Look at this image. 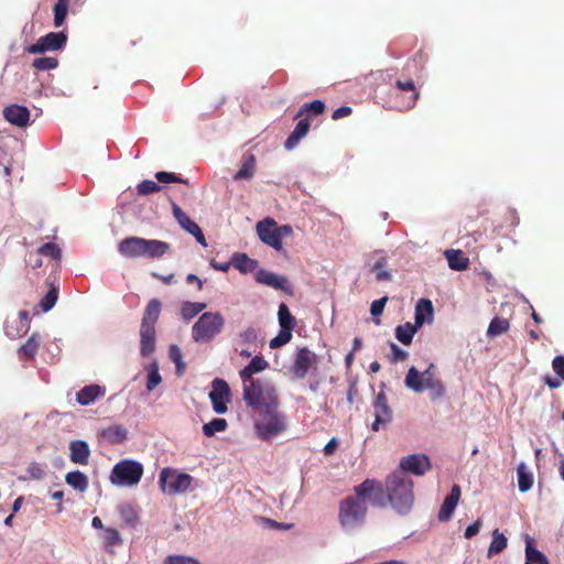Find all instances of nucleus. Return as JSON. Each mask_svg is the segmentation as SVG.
Segmentation results:
<instances>
[{"instance_id": "e2e57ef3", "label": "nucleus", "mask_w": 564, "mask_h": 564, "mask_svg": "<svg viewBox=\"0 0 564 564\" xmlns=\"http://www.w3.org/2000/svg\"><path fill=\"white\" fill-rule=\"evenodd\" d=\"M351 112H352V109H351L350 107H348V106H343V107L337 108V109L333 112V115H332V119H333V120H339V119H341V118H344V117H348V116H350V115H351Z\"/></svg>"}, {"instance_id": "f3484780", "label": "nucleus", "mask_w": 564, "mask_h": 564, "mask_svg": "<svg viewBox=\"0 0 564 564\" xmlns=\"http://www.w3.org/2000/svg\"><path fill=\"white\" fill-rule=\"evenodd\" d=\"M3 117L17 127H25L30 120V110L20 105H11L3 109Z\"/></svg>"}, {"instance_id": "f8f14e48", "label": "nucleus", "mask_w": 564, "mask_h": 564, "mask_svg": "<svg viewBox=\"0 0 564 564\" xmlns=\"http://www.w3.org/2000/svg\"><path fill=\"white\" fill-rule=\"evenodd\" d=\"M257 234L259 239L270 246L276 251L283 250V243L279 240V235L276 230V221L272 218H265L259 221L256 226Z\"/></svg>"}, {"instance_id": "473e14b6", "label": "nucleus", "mask_w": 564, "mask_h": 564, "mask_svg": "<svg viewBox=\"0 0 564 564\" xmlns=\"http://www.w3.org/2000/svg\"><path fill=\"white\" fill-rule=\"evenodd\" d=\"M395 87L400 91L410 93V96H408L406 100H405V108H408V109L412 108L416 104V101L420 97V93L416 90L414 82L412 79H405V80L398 79L395 82Z\"/></svg>"}, {"instance_id": "c03bdc74", "label": "nucleus", "mask_w": 564, "mask_h": 564, "mask_svg": "<svg viewBox=\"0 0 564 564\" xmlns=\"http://www.w3.org/2000/svg\"><path fill=\"white\" fill-rule=\"evenodd\" d=\"M148 369V380H147V390H154L161 382L162 378L159 372V365L156 362H152L149 365Z\"/></svg>"}, {"instance_id": "72a5a7b5", "label": "nucleus", "mask_w": 564, "mask_h": 564, "mask_svg": "<svg viewBox=\"0 0 564 564\" xmlns=\"http://www.w3.org/2000/svg\"><path fill=\"white\" fill-rule=\"evenodd\" d=\"M508 545V539L498 529L491 533V542L487 551V556L492 557L500 554Z\"/></svg>"}, {"instance_id": "5701e85b", "label": "nucleus", "mask_w": 564, "mask_h": 564, "mask_svg": "<svg viewBox=\"0 0 564 564\" xmlns=\"http://www.w3.org/2000/svg\"><path fill=\"white\" fill-rule=\"evenodd\" d=\"M311 122L308 118L301 119L291 134L288 137L284 147L286 150L295 148L300 140L303 139L310 131Z\"/></svg>"}, {"instance_id": "6e6552de", "label": "nucleus", "mask_w": 564, "mask_h": 564, "mask_svg": "<svg viewBox=\"0 0 564 564\" xmlns=\"http://www.w3.org/2000/svg\"><path fill=\"white\" fill-rule=\"evenodd\" d=\"M223 326L224 318L220 313L207 312L193 325L192 336L195 341H209L220 333Z\"/></svg>"}, {"instance_id": "393cba45", "label": "nucleus", "mask_w": 564, "mask_h": 564, "mask_svg": "<svg viewBox=\"0 0 564 564\" xmlns=\"http://www.w3.org/2000/svg\"><path fill=\"white\" fill-rule=\"evenodd\" d=\"M433 304L429 299H420L415 304V325L422 326L433 319Z\"/></svg>"}, {"instance_id": "774afa93", "label": "nucleus", "mask_w": 564, "mask_h": 564, "mask_svg": "<svg viewBox=\"0 0 564 564\" xmlns=\"http://www.w3.org/2000/svg\"><path fill=\"white\" fill-rule=\"evenodd\" d=\"M29 321V313L25 311H21L19 313L18 319H15L14 322H19L21 324V327L25 330L28 328Z\"/></svg>"}, {"instance_id": "f704fd0d", "label": "nucleus", "mask_w": 564, "mask_h": 564, "mask_svg": "<svg viewBox=\"0 0 564 564\" xmlns=\"http://www.w3.org/2000/svg\"><path fill=\"white\" fill-rule=\"evenodd\" d=\"M518 487L521 492L529 491L533 486V475L527 465L521 462L517 467Z\"/></svg>"}, {"instance_id": "58836bf2", "label": "nucleus", "mask_w": 564, "mask_h": 564, "mask_svg": "<svg viewBox=\"0 0 564 564\" xmlns=\"http://www.w3.org/2000/svg\"><path fill=\"white\" fill-rule=\"evenodd\" d=\"M509 321L507 318H502L499 316H496L491 319L488 329H487V336L488 337H496L503 333H506L509 329Z\"/></svg>"}, {"instance_id": "a211bd4d", "label": "nucleus", "mask_w": 564, "mask_h": 564, "mask_svg": "<svg viewBox=\"0 0 564 564\" xmlns=\"http://www.w3.org/2000/svg\"><path fill=\"white\" fill-rule=\"evenodd\" d=\"M118 251L126 258H141L143 257L142 238L128 237L120 241Z\"/></svg>"}, {"instance_id": "412c9836", "label": "nucleus", "mask_w": 564, "mask_h": 564, "mask_svg": "<svg viewBox=\"0 0 564 564\" xmlns=\"http://www.w3.org/2000/svg\"><path fill=\"white\" fill-rule=\"evenodd\" d=\"M69 458L73 463L87 465L90 456V448L87 442L82 440L72 441L69 443Z\"/></svg>"}, {"instance_id": "f257e3e1", "label": "nucleus", "mask_w": 564, "mask_h": 564, "mask_svg": "<svg viewBox=\"0 0 564 564\" xmlns=\"http://www.w3.org/2000/svg\"><path fill=\"white\" fill-rule=\"evenodd\" d=\"M386 491L392 508L400 514L408 513L414 501L413 481L402 473H392L386 480Z\"/></svg>"}, {"instance_id": "ea45409f", "label": "nucleus", "mask_w": 564, "mask_h": 564, "mask_svg": "<svg viewBox=\"0 0 564 564\" xmlns=\"http://www.w3.org/2000/svg\"><path fill=\"white\" fill-rule=\"evenodd\" d=\"M419 327L420 326L412 325L411 323L400 325L395 329V337L400 343L409 345Z\"/></svg>"}, {"instance_id": "a878e982", "label": "nucleus", "mask_w": 564, "mask_h": 564, "mask_svg": "<svg viewBox=\"0 0 564 564\" xmlns=\"http://www.w3.org/2000/svg\"><path fill=\"white\" fill-rule=\"evenodd\" d=\"M240 339L242 344L248 345L249 348H252L253 350L263 349L265 346L264 337L261 335L260 330L254 328H246L240 334Z\"/></svg>"}, {"instance_id": "864d4df0", "label": "nucleus", "mask_w": 564, "mask_h": 564, "mask_svg": "<svg viewBox=\"0 0 564 564\" xmlns=\"http://www.w3.org/2000/svg\"><path fill=\"white\" fill-rule=\"evenodd\" d=\"M325 110V104L322 100H313L303 105L296 117L302 116L304 112H313L314 115H321Z\"/></svg>"}, {"instance_id": "1a4fd4ad", "label": "nucleus", "mask_w": 564, "mask_h": 564, "mask_svg": "<svg viewBox=\"0 0 564 564\" xmlns=\"http://www.w3.org/2000/svg\"><path fill=\"white\" fill-rule=\"evenodd\" d=\"M278 318L281 329L279 334L270 340L269 347L271 349H278L288 344L292 338V330L296 325L295 317L291 314L285 303L279 305Z\"/></svg>"}, {"instance_id": "3c124183", "label": "nucleus", "mask_w": 564, "mask_h": 564, "mask_svg": "<svg viewBox=\"0 0 564 564\" xmlns=\"http://www.w3.org/2000/svg\"><path fill=\"white\" fill-rule=\"evenodd\" d=\"M161 185L151 180H144L137 186V192L141 196H147L161 191Z\"/></svg>"}, {"instance_id": "69168bd1", "label": "nucleus", "mask_w": 564, "mask_h": 564, "mask_svg": "<svg viewBox=\"0 0 564 564\" xmlns=\"http://www.w3.org/2000/svg\"><path fill=\"white\" fill-rule=\"evenodd\" d=\"M426 61L427 55L422 50L416 52L415 55L412 57V62H414L415 64H420L421 68L423 67Z\"/></svg>"}, {"instance_id": "338daca9", "label": "nucleus", "mask_w": 564, "mask_h": 564, "mask_svg": "<svg viewBox=\"0 0 564 564\" xmlns=\"http://www.w3.org/2000/svg\"><path fill=\"white\" fill-rule=\"evenodd\" d=\"M181 357H182V355H173V360L176 366V373L178 376H182L184 372V369H185V364L183 362Z\"/></svg>"}, {"instance_id": "7ed1b4c3", "label": "nucleus", "mask_w": 564, "mask_h": 564, "mask_svg": "<svg viewBox=\"0 0 564 564\" xmlns=\"http://www.w3.org/2000/svg\"><path fill=\"white\" fill-rule=\"evenodd\" d=\"M286 427V415L282 411H279V406L257 412L254 431L257 436L261 440L271 441L284 433Z\"/></svg>"}, {"instance_id": "0e129e2a", "label": "nucleus", "mask_w": 564, "mask_h": 564, "mask_svg": "<svg viewBox=\"0 0 564 564\" xmlns=\"http://www.w3.org/2000/svg\"><path fill=\"white\" fill-rule=\"evenodd\" d=\"M276 230L279 235V240L282 241L283 238L289 237L293 234V228L290 225L279 226L276 224Z\"/></svg>"}, {"instance_id": "a18cd8bd", "label": "nucleus", "mask_w": 564, "mask_h": 564, "mask_svg": "<svg viewBox=\"0 0 564 564\" xmlns=\"http://www.w3.org/2000/svg\"><path fill=\"white\" fill-rule=\"evenodd\" d=\"M227 421L225 419H213L210 422L204 424L203 432L206 436H213L216 433L225 431Z\"/></svg>"}, {"instance_id": "052dcab7", "label": "nucleus", "mask_w": 564, "mask_h": 564, "mask_svg": "<svg viewBox=\"0 0 564 564\" xmlns=\"http://www.w3.org/2000/svg\"><path fill=\"white\" fill-rule=\"evenodd\" d=\"M387 301H388V297L383 296V297L372 302L371 307H370V313L373 317H378L382 314Z\"/></svg>"}, {"instance_id": "20e7f679", "label": "nucleus", "mask_w": 564, "mask_h": 564, "mask_svg": "<svg viewBox=\"0 0 564 564\" xmlns=\"http://www.w3.org/2000/svg\"><path fill=\"white\" fill-rule=\"evenodd\" d=\"M433 369L434 366L432 364L422 372H420L415 367H411L405 377V386L415 392H423L427 390L429 395L433 401L443 398L445 394V387L435 377Z\"/></svg>"}, {"instance_id": "4be33fe9", "label": "nucleus", "mask_w": 564, "mask_h": 564, "mask_svg": "<svg viewBox=\"0 0 564 564\" xmlns=\"http://www.w3.org/2000/svg\"><path fill=\"white\" fill-rule=\"evenodd\" d=\"M106 389L98 384L86 386L80 389L76 394V401L80 405H89L94 403L98 398L104 397Z\"/></svg>"}, {"instance_id": "680f3d73", "label": "nucleus", "mask_w": 564, "mask_h": 564, "mask_svg": "<svg viewBox=\"0 0 564 564\" xmlns=\"http://www.w3.org/2000/svg\"><path fill=\"white\" fill-rule=\"evenodd\" d=\"M481 528V521L477 520L473 524L468 525L465 530L464 536L466 539H471L476 534H478L479 530Z\"/></svg>"}, {"instance_id": "c756f323", "label": "nucleus", "mask_w": 564, "mask_h": 564, "mask_svg": "<svg viewBox=\"0 0 564 564\" xmlns=\"http://www.w3.org/2000/svg\"><path fill=\"white\" fill-rule=\"evenodd\" d=\"M231 264L241 273H250L258 267V261L250 259L246 253H234Z\"/></svg>"}, {"instance_id": "cd10ccee", "label": "nucleus", "mask_w": 564, "mask_h": 564, "mask_svg": "<svg viewBox=\"0 0 564 564\" xmlns=\"http://www.w3.org/2000/svg\"><path fill=\"white\" fill-rule=\"evenodd\" d=\"M445 257L448 261V267L455 271L466 270L469 265V259L465 257L462 250H446Z\"/></svg>"}, {"instance_id": "dca6fc26", "label": "nucleus", "mask_w": 564, "mask_h": 564, "mask_svg": "<svg viewBox=\"0 0 564 564\" xmlns=\"http://www.w3.org/2000/svg\"><path fill=\"white\" fill-rule=\"evenodd\" d=\"M375 411V421L371 425L372 431H379L380 425L387 424L392 417V412L388 405V401L383 391L378 392L372 403Z\"/></svg>"}, {"instance_id": "2eb2a0df", "label": "nucleus", "mask_w": 564, "mask_h": 564, "mask_svg": "<svg viewBox=\"0 0 564 564\" xmlns=\"http://www.w3.org/2000/svg\"><path fill=\"white\" fill-rule=\"evenodd\" d=\"M256 281L274 290H281L289 295H293V286L288 278L283 275L267 270H260L256 274Z\"/></svg>"}, {"instance_id": "ddd939ff", "label": "nucleus", "mask_w": 564, "mask_h": 564, "mask_svg": "<svg viewBox=\"0 0 564 564\" xmlns=\"http://www.w3.org/2000/svg\"><path fill=\"white\" fill-rule=\"evenodd\" d=\"M400 471H408L416 476L424 475L431 468V460L425 454H412L401 458L399 463Z\"/></svg>"}, {"instance_id": "4d7b16f0", "label": "nucleus", "mask_w": 564, "mask_h": 564, "mask_svg": "<svg viewBox=\"0 0 564 564\" xmlns=\"http://www.w3.org/2000/svg\"><path fill=\"white\" fill-rule=\"evenodd\" d=\"M372 271L376 273V279L378 281H389V280H391V274L386 269V261L384 260H378L373 264Z\"/></svg>"}, {"instance_id": "f03ea898", "label": "nucleus", "mask_w": 564, "mask_h": 564, "mask_svg": "<svg viewBox=\"0 0 564 564\" xmlns=\"http://www.w3.org/2000/svg\"><path fill=\"white\" fill-rule=\"evenodd\" d=\"M243 383V400L256 412L279 406V398L274 386L269 381L246 380Z\"/></svg>"}, {"instance_id": "c85d7f7f", "label": "nucleus", "mask_w": 564, "mask_h": 564, "mask_svg": "<svg viewBox=\"0 0 564 564\" xmlns=\"http://www.w3.org/2000/svg\"><path fill=\"white\" fill-rule=\"evenodd\" d=\"M161 302L158 299L150 300L144 310L141 325L155 327L161 313Z\"/></svg>"}, {"instance_id": "39448f33", "label": "nucleus", "mask_w": 564, "mask_h": 564, "mask_svg": "<svg viewBox=\"0 0 564 564\" xmlns=\"http://www.w3.org/2000/svg\"><path fill=\"white\" fill-rule=\"evenodd\" d=\"M367 514V502L355 497H347L339 503L338 520L345 532H352L361 527Z\"/></svg>"}, {"instance_id": "bb28decb", "label": "nucleus", "mask_w": 564, "mask_h": 564, "mask_svg": "<svg viewBox=\"0 0 564 564\" xmlns=\"http://www.w3.org/2000/svg\"><path fill=\"white\" fill-rule=\"evenodd\" d=\"M140 348L141 352H153L155 349V327L140 326Z\"/></svg>"}, {"instance_id": "09e8293b", "label": "nucleus", "mask_w": 564, "mask_h": 564, "mask_svg": "<svg viewBox=\"0 0 564 564\" xmlns=\"http://www.w3.org/2000/svg\"><path fill=\"white\" fill-rule=\"evenodd\" d=\"M32 66L36 70H51L58 66V59L51 56L39 57L33 61Z\"/></svg>"}, {"instance_id": "13d9d810", "label": "nucleus", "mask_w": 564, "mask_h": 564, "mask_svg": "<svg viewBox=\"0 0 564 564\" xmlns=\"http://www.w3.org/2000/svg\"><path fill=\"white\" fill-rule=\"evenodd\" d=\"M40 336L37 334H33L19 349V352H35L40 348Z\"/></svg>"}, {"instance_id": "4468645a", "label": "nucleus", "mask_w": 564, "mask_h": 564, "mask_svg": "<svg viewBox=\"0 0 564 564\" xmlns=\"http://www.w3.org/2000/svg\"><path fill=\"white\" fill-rule=\"evenodd\" d=\"M172 213L178 225L185 231L194 236L199 245L207 247V241L200 227L192 220L176 203H172Z\"/></svg>"}, {"instance_id": "a19ab883", "label": "nucleus", "mask_w": 564, "mask_h": 564, "mask_svg": "<svg viewBox=\"0 0 564 564\" xmlns=\"http://www.w3.org/2000/svg\"><path fill=\"white\" fill-rule=\"evenodd\" d=\"M68 0H57L53 8L54 13V25L56 28H59L63 25V23L66 20L67 13H68V7H69Z\"/></svg>"}, {"instance_id": "9b49d317", "label": "nucleus", "mask_w": 564, "mask_h": 564, "mask_svg": "<svg viewBox=\"0 0 564 564\" xmlns=\"http://www.w3.org/2000/svg\"><path fill=\"white\" fill-rule=\"evenodd\" d=\"M67 36L63 32H50L41 36L36 43L30 45L26 51L30 54H42L47 51H57L65 46Z\"/></svg>"}, {"instance_id": "9d476101", "label": "nucleus", "mask_w": 564, "mask_h": 564, "mask_svg": "<svg viewBox=\"0 0 564 564\" xmlns=\"http://www.w3.org/2000/svg\"><path fill=\"white\" fill-rule=\"evenodd\" d=\"M208 397L210 399L213 410L217 414H224L227 412V404L230 402V388L225 380L220 378L214 379Z\"/></svg>"}, {"instance_id": "49530a36", "label": "nucleus", "mask_w": 564, "mask_h": 564, "mask_svg": "<svg viewBox=\"0 0 564 564\" xmlns=\"http://www.w3.org/2000/svg\"><path fill=\"white\" fill-rule=\"evenodd\" d=\"M58 297V288H55L51 284V289L46 293V295L41 300L39 306L43 312H48L54 307Z\"/></svg>"}, {"instance_id": "423d86ee", "label": "nucleus", "mask_w": 564, "mask_h": 564, "mask_svg": "<svg viewBox=\"0 0 564 564\" xmlns=\"http://www.w3.org/2000/svg\"><path fill=\"white\" fill-rule=\"evenodd\" d=\"M194 478L180 469L164 467L159 474L161 491L167 496L183 495L192 488Z\"/></svg>"}, {"instance_id": "aec40b11", "label": "nucleus", "mask_w": 564, "mask_h": 564, "mask_svg": "<svg viewBox=\"0 0 564 564\" xmlns=\"http://www.w3.org/2000/svg\"><path fill=\"white\" fill-rule=\"evenodd\" d=\"M142 247L143 257L152 259L163 257L171 249L170 243L165 241L144 238H142Z\"/></svg>"}, {"instance_id": "79ce46f5", "label": "nucleus", "mask_w": 564, "mask_h": 564, "mask_svg": "<svg viewBox=\"0 0 564 564\" xmlns=\"http://www.w3.org/2000/svg\"><path fill=\"white\" fill-rule=\"evenodd\" d=\"M205 303L198 302H184L182 304L181 314L185 321H189L205 310Z\"/></svg>"}, {"instance_id": "c9c22d12", "label": "nucleus", "mask_w": 564, "mask_h": 564, "mask_svg": "<svg viewBox=\"0 0 564 564\" xmlns=\"http://www.w3.org/2000/svg\"><path fill=\"white\" fill-rule=\"evenodd\" d=\"M268 366V362L261 357L256 355L254 358L240 371L242 382L246 380H252L251 376L259 371H262Z\"/></svg>"}, {"instance_id": "bf43d9fd", "label": "nucleus", "mask_w": 564, "mask_h": 564, "mask_svg": "<svg viewBox=\"0 0 564 564\" xmlns=\"http://www.w3.org/2000/svg\"><path fill=\"white\" fill-rule=\"evenodd\" d=\"M28 474L32 479H43L46 475L45 468L39 463H31L28 467Z\"/></svg>"}, {"instance_id": "2f4dec72", "label": "nucleus", "mask_w": 564, "mask_h": 564, "mask_svg": "<svg viewBox=\"0 0 564 564\" xmlns=\"http://www.w3.org/2000/svg\"><path fill=\"white\" fill-rule=\"evenodd\" d=\"M65 481L69 487L79 492H85L89 485L88 477L79 470L67 473L65 476Z\"/></svg>"}, {"instance_id": "6ab92c4d", "label": "nucleus", "mask_w": 564, "mask_h": 564, "mask_svg": "<svg viewBox=\"0 0 564 564\" xmlns=\"http://www.w3.org/2000/svg\"><path fill=\"white\" fill-rule=\"evenodd\" d=\"M460 498V487L453 485L451 494L445 498L438 512L440 521H447L453 516Z\"/></svg>"}, {"instance_id": "603ef678", "label": "nucleus", "mask_w": 564, "mask_h": 564, "mask_svg": "<svg viewBox=\"0 0 564 564\" xmlns=\"http://www.w3.org/2000/svg\"><path fill=\"white\" fill-rule=\"evenodd\" d=\"M39 253L45 257H50L55 260H59L62 251L57 245L53 242H46L39 248Z\"/></svg>"}, {"instance_id": "0eeeda50", "label": "nucleus", "mask_w": 564, "mask_h": 564, "mask_svg": "<svg viewBox=\"0 0 564 564\" xmlns=\"http://www.w3.org/2000/svg\"><path fill=\"white\" fill-rule=\"evenodd\" d=\"M143 465L134 459H122L111 469L109 480L117 487H132L140 482Z\"/></svg>"}, {"instance_id": "b1692460", "label": "nucleus", "mask_w": 564, "mask_h": 564, "mask_svg": "<svg viewBox=\"0 0 564 564\" xmlns=\"http://www.w3.org/2000/svg\"><path fill=\"white\" fill-rule=\"evenodd\" d=\"M552 368L556 377L545 376L544 382L551 389H557L564 383V356L557 355L552 361Z\"/></svg>"}, {"instance_id": "37998d69", "label": "nucleus", "mask_w": 564, "mask_h": 564, "mask_svg": "<svg viewBox=\"0 0 564 564\" xmlns=\"http://www.w3.org/2000/svg\"><path fill=\"white\" fill-rule=\"evenodd\" d=\"M127 430L119 425L110 426L102 432L104 437L111 443H120L124 441L127 438Z\"/></svg>"}, {"instance_id": "6e6d98bb", "label": "nucleus", "mask_w": 564, "mask_h": 564, "mask_svg": "<svg viewBox=\"0 0 564 564\" xmlns=\"http://www.w3.org/2000/svg\"><path fill=\"white\" fill-rule=\"evenodd\" d=\"M165 564H200L198 560L187 555L172 554L166 556Z\"/></svg>"}, {"instance_id": "7c9ffc66", "label": "nucleus", "mask_w": 564, "mask_h": 564, "mask_svg": "<svg viewBox=\"0 0 564 564\" xmlns=\"http://www.w3.org/2000/svg\"><path fill=\"white\" fill-rule=\"evenodd\" d=\"M256 172V158L253 154H245L239 171L235 174L234 180H251Z\"/></svg>"}, {"instance_id": "8fccbe9b", "label": "nucleus", "mask_w": 564, "mask_h": 564, "mask_svg": "<svg viewBox=\"0 0 564 564\" xmlns=\"http://www.w3.org/2000/svg\"><path fill=\"white\" fill-rule=\"evenodd\" d=\"M101 538L106 546L119 545L122 542L120 533L115 528L104 529Z\"/></svg>"}, {"instance_id": "de8ad7c7", "label": "nucleus", "mask_w": 564, "mask_h": 564, "mask_svg": "<svg viewBox=\"0 0 564 564\" xmlns=\"http://www.w3.org/2000/svg\"><path fill=\"white\" fill-rule=\"evenodd\" d=\"M525 556L527 562L529 563H535V564H549V561L546 556L540 552L539 550H535L531 546V542L528 541L525 546Z\"/></svg>"}, {"instance_id": "5fc2aeb1", "label": "nucleus", "mask_w": 564, "mask_h": 564, "mask_svg": "<svg viewBox=\"0 0 564 564\" xmlns=\"http://www.w3.org/2000/svg\"><path fill=\"white\" fill-rule=\"evenodd\" d=\"M155 178L160 183H183V184H187L186 180H183L182 177L177 176L176 174H174L172 172H165V171L156 172L155 173Z\"/></svg>"}, {"instance_id": "e433bc0d", "label": "nucleus", "mask_w": 564, "mask_h": 564, "mask_svg": "<svg viewBox=\"0 0 564 564\" xmlns=\"http://www.w3.org/2000/svg\"><path fill=\"white\" fill-rule=\"evenodd\" d=\"M377 489L381 490V487L377 481L372 479H366L364 482H361L355 488L354 497L357 498L358 500L366 501V499L369 498L370 495Z\"/></svg>"}, {"instance_id": "4c0bfd02", "label": "nucleus", "mask_w": 564, "mask_h": 564, "mask_svg": "<svg viewBox=\"0 0 564 564\" xmlns=\"http://www.w3.org/2000/svg\"><path fill=\"white\" fill-rule=\"evenodd\" d=\"M310 366V355H296L291 371L293 372L294 377L303 378L307 373Z\"/></svg>"}]
</instances>
